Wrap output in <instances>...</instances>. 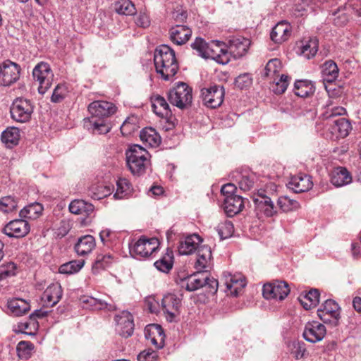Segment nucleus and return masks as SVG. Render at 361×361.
I'll list each match as a JSON object with an SVG mask.
<instances>
[{
	"instance_id": "obj_34",
	"label": "nucleus",
	"mask_w": 361,
	"mask_h": 361,
	"mask_svg": "<svg viewBox=\"0 0 361 361\" xmlns=\"http://www.w3.org/2000/svg\"><path fill=\"white\" fill-rule=\"evenodd\" d=\"M140 140L152 147H157L161 143V137L152 128H145L140 131Z\"/></svg>"
},
{
	"instance_id": "obj_48",
	"label": "nucleus",
	"mask_w": 361,
	"mask_h": 361,
	"mask_svg": "<svg viewBox=\"0 0 361 361\" xmlns=\"http://www.w3.org/2000/svg\"><path fill=\"white\" fill-rule=\"evenodd\" d=\"M216 230L220 238L224 240L232 236L234 233V226L231 221H225L218 225Z\"/></svg>"
},
{
	"instance_id": "obj_2",
	"label": "nucleus",
	"mask_w": 361,
	"mask_h": 361,
	"mask_svg": "<svg viewBox=\"0 0 361 361\" xmlns=\"http://www.w3.org/2000/svg\"><path fill=\"white\" fill-rule=\"evenodd\" d=\"M154 63L157 73L164 80L173 77L179 68L174 50L166 44L159 45L155 49Z\"/></svg>"
},
{
	"instance_id": "obj_51",
	"label": "nucleus",
	"mask_w": 361,
	"mask_h": 361,
	"mask_svg": "<svg viewBox=\"0 0 361 361\" xmlns=\"http://www.w3.org/2000/svg\"><path fill=\"white\" fill-rule=\"evenodd\" d=\"M305 299H307L310 304L303 302L300 300L301 304L305 310H309L312 307L316 306L319 301V293L317 289H312L304 296Z\"/></svg>"
},
{
	"instance_id": "obj_46",
	"label": "nucleus",
	"mask_w": 361,
	"mask_h": 361,
	"mask_svg": "<svg viewBox=\"0 0 361 361\" xmlns=\"http://www.w3.org/2000/svg\"><path fill=\"white\" fill-rule=\"evenodd\" d=\"M277 204L279 208L284 212L295 210L300 207L298 202L292 200L287 196L279 197Z\"/></svg>"
},
{
	"instance_id": "obj_11",
	"label": "nucleus",
	"mask_w": 361,
	"mask_h": 361,
	"mask_svg": "<svg viewBox=\"0 0 361 361\" xmlns=\"http://www.w3.org/2000/svg\"><path fill=\"white\" fill-rule=\"evenodd\" d=\"M224 95V87L221 85H213L201 90V97L204 104L211 109L220 106L223 103Z\"/></svg>"
},
{
	"instance_id": "obj_64",
	"label": "nucleus",
	"mask_w": 361,
	"mask_h": 361,
	"mask_svg": "<svg viewBox=\"0 0 361 361\" xmlns=\"http://www.w3.org/2000/svg\"><path fill=\"white\" fill-rule=\"evenodd\" d=\"M236 186L233 183H227L221 187V192L222 195L226 197L228 196H238L235 195Z\"/></svg>"
},
{
	"instance_id": "obj_4",
	"label": "nucleus",
	"mask_w": 361,
	"mask_h": 361,
	"mask_svg": "<svg viewBox=\"0 0 361 361\" xmlns=\"http://www.w3.org/2000/svg\"><path fill=\"white\" fill-rule=\"evenodd\" d=\"M126 164L135 176H141L145 173L150 165L149 154L142 147L138 145L131 146L126 152Z\"/></svg>"
},
{
	"instance_id": "obj_17",
	"label": "nucleus",
	"mask_w": 361,
	"mask_h": 361,
	"mask_svg": "<svg viewBox=\"0 0 361 361\" xmlns=\"http://www.w3.org/2000/svg\"><path fill=\"white\" fill-rule=\"evenodd\" d=\"M116 331L121 336L128 338L133 334L134 322L133 315L130 312H123L121 315L116 317Z\"/></svg>"
},
{
	"instance_id": "obj_29",
	"label": "nucleus",
	"mask_w": 361,
	"mask_h": 361,
	"mask_svg": "<svg viewBox=\"0 0 361 361\" xmlns=\"http://www.w3.org/2000/svg\"><path fill=\"white\" fill-rule=\"evenodd\" d=\"M352 176L350 173L344 167L336 168L331 174V182L336 187H342L350 183Z\"/></svg>"
},
{
	"instance_id": "obj_45",
	"label": "nucleus",
	"mask_w": 361,
	"mask_h": 361,
	"mask_svg": "<svg viewBox=\"0 0 361 361\" xmlns=\"http://www.w3.org/2000/svg\"><path fill=\"white\" fill-rule=\"evenodd\" d=\"M89 195L94 200H101L111 195V186L93 185L90 188Z\"/></svg>"
},
{
	"instance_id": "obj_44",
	"label": "nucleus",
	"mask_w": 361,
	"mask_h": 361,
	"mask_svg": "<svg viewBox=\"0 0 361 361\" xmlns=\"http://www.w3.org/2000/svg\"><path fill=\"white\" fill-rule=\"evenodd\" d=\"M84 265L83 260H73L60 266L61 274H73L79 271Z\"/></svg>"
},
{
	"instance_id": "obj_36",
	"label": "nucleus",
	"mask_w": 361,
	"mask_h": 361,
	"mask_svg": "<svg viewBox=\"0 0 361 361\" xmlns=\"http://www.w3.org/2000/svg\"><path fill=\"white\" fill-rule=\"evenodd\" d=\"M314 90L315 88L310 80H299L295 82L294 92L300 97H308L314 92Z\"/></svg>"
},
{
	"instance_id": "obj_7",
	"label": "nucleus",
	"mask_w": 361,
	"mask_h": 361,
	"mask_svg": "<svg viewBox=\"0 0 361 361\" xmlns=\"http://www.w3.org/2000/svg\"><path fill=\"white\" fill-rule=\"evenodd\" d=\"M159 245L157 238H147L141 237L133 246H130V252L135 257L142 259L147 258L152 255Z\"/></svg>"
},
{
	"instance_id": "obj_20",
	"label": "nucleus",
	"mask_w": 361,
	"mask_h": 361,
	"mask_svg": "<svg viewBox=\"0 0 361 361\" xmlns=\"http://www.w3.org/2000/svg\"><path fill=\"white\" fill-rule=\"evenodd\" d=\"M197 259L195 264V268L198 272L206 274L210 266L212 259L211 247L208 245H200L197 249Z\"/></svg>"
},
{
	"instance_id": "obj_38",
	"label": "nucleus",
	"mask_w": 361,
	"mask_h": 361,
	"mask_svg": "<svg viewBox=\"0 0 361 361\" xmlns=\"http://www.w3.org/2000/svg\"><path fill=\"white\" fill-rule=\"evenodd\" d=\"M319 41L316 37L310 38L308 40L302 42L300 47L301 54L307 59H310L315 56L318 51Z\"/></svg>"
},
{
	"instance_id": "obj_56",
	"label": "nucleus",
	"mask_w": 361,
	"mask_h": 361,
	"mask_svg": "<svg viewBox=\"0 0 361 361\" xmlns=\"http://www.w3.org/2000/svg\"><path fill=\"white\" fill-rule=\"evenodd\" d=\"M307 352L304 342H293L291 353L296 360H300L305 356Z\"/></svg>"
},
{
	"instance_id": "obj_28",
	"label": "nucleus",
	"mask_w": 361,
	"mask_h": 361,
	"mask_svg": "<svg viewBox=\"0 0 361 361\" xmlns=\"http://www.w3.org/2000/svg\"><path fill=\"white\" fill-rule=\"evenodd\" d=\"M152 108L153 111L161 118H167L171 116L172 113L169 105L164 97L156 94L151 97Z\"/></svg>"
},
{
	"instance_id": "obj_61",
	"label": "nucleus",
	"mask_w": 361,
	"mask_h": 361,
	"mask_svg": "<svg viewBox=\"0 0 361 361\" xmlns=\"http://www.w3.org/2000/svg\"><path fill=\"white\" fill-rule=\"evenodd\" d=\"M158 357V354L156 351L148 349L145 350L140 353L137 357L138 361H154Z\"/></svg>"
},
{
	"instance_id": "obj_31",
	"label": "nucleus",
	"mask_w": 361,
	"mask_h": 361,
	"mask_svg": "<svg viewBox=\"0 0 361 361\" xmlns=\"http://www.w3.org/2000/svg\"><path fill=\"white\" fill-rule=\"evenodd\" d=\"M331 133L336 134L337 138H344L347 137L352 130L351 123L345 118H338L333 121L331 127Z\"/></svg>"
},
{
	"instance_id": "obj_13",
	"label": "nucleus",
	"mask_w": 361,
	"mask_h": 361,
	"mask_svg": "<svg viewBox=\"0 0 361 361\" xmlns=\"http://www.w3.org/2000/svg\"><path fill=\"white\" fill-rule=\"evenodd\" d=\"M326 334V329L324 324L312 321L305 324L303 331V338L308 342L317 343L322 341Z\"/></svg>"
},
{
	"instance_id": "obj_21",
	"label": "nucleus",
	"mask_w": 361,
	"mask_h": 361,
	"mask_svg": "<svg viewBox=\"0 0 361 361\" xmlns=\"http://www.w3.org/2000/svg\"><path fill=\"white\" fill-rule=\"evenodd\" d=\"M62 289L59 283H52L49 285L44 291L42 300L44 305L47 307H53L56 305L62 297Z\"/></svg>"
},
{
	"instance_id": "obj_63",
	"label": "nucleus",
	"mask_w": 361,
	"mask_h": 361,
	"mask_svg": "<svg viewBox=\"0 0 361 361\" xmlns=\"http://www.w3.org/2000/svg\"><path fill=\"white\" fill-rule=\"evenodd\" d=\"M84 200H75L69 204V211L74 214H82Z\"/></svg>"
},
{
	"instance_id": "obj_32",
	"label": "nucleus",
	"mask_w": 361,
	"mask_h": 361,
	"mask_svg": "<svg viewBox=\"0 0 361 361\" xmlns=\"http://www.w3.org/2000/svg\"><path fill=\"white\" fill-rule=\"evenodd\" d=\"M20 137V130L18 128L8 127L2 132L1 140L7 147H13L18 144Z\"/></svg>"
},
{
	"instance_id": "obj_8",
	"label": "nucleus",
	"mask_w": 361,
	"mask_h": 361,
	"mask_svg": "<svg viewBox=\"0 0 361 361\" xmlns=\"http://www.w3.org/2000/svg\"><path fill=\"white\" fill-rule=\"evenodd\" d=\"M340 310L337 302L329 299L317 310V315L324 323L336 326L340 319Z\"/></svg>"
},
{
	"instance_id": "obj_54",
	"label": "nucleus",
	"mask_w": 361,
	"mask_h": 361,
	"mask_svg": "<svg viewBox=\"0 0 361 361\" xmlns=\"http://www.w3.org/2000/svg\"><path fill=\"white\" fill-rule=\"evenodd\" d=\"M66 93V87L64 85L59 84L54 88L51 97V101L54 103L61 102L65 98Z\"/></svg>"
},
{
	"instance_id": "obj_26",
	"label": "nucleus",
	"mask_w": 361,
	"mask_h": 361,
	"mask_svg": "<svg viewBox=\"0 0 361 361\" xmlns=\"http://www.w3.org/2000/svg\"><path fill=\"white\" fill-rule=\"evenodd\" d=\"M254 202L257 209L263 212L266 216L271 217L276 214V209L274 202L264 192H259L258 197L254 198Z\"/></svg>"
},
{
	"instance_id": "obj_25",
	"label": "nucleus",
	"mask_w": 361,
	"mask_h": 361,
	"mask_svg": "<svg viewBox=\"0 0 361 361\" xmlns=\"http://www.w3.org/2000/svg\"><path fill=\"white\" fill-rule=\"evenodd\" d=\"M290 32V25L286 21H281L273 27L270 33V37L275 43L281 44L288 39Z\"/></svg>"
},
{
	"instance_id": "obj_5",
	"label": "nucleus",
	"mask_w": 361,
	"mask_h": 361,
	"mask_svg": "<svg viewBox=\"0 0 361 361\" xmlns=\"http://www.w3.org/2000/svg\"><path fill=\"white\" fill-rule=\"evenodd\" d=\"M169 102L180 109H186L191 106L192 88L186 83L180 82L168 92Z\"/></svg>"
},
{
	"instance_id": "obj_62",
	"label": "nucleus",
	"mask_w": 361,
	"mask_h": 361,
	"mask_svg": "<svg viewBox=\"0 0 361 361\" xmlns=\"http://www.w3.org/2000/svg\"><path fill=\"white\" fill-rule=\"evenodd\" d=\"M346 114V110L345 108L342 106H334L331 109L327 110L324 114H323V118L324 119H330L331 118L343 116Z\"/></svg>"
},
{
	"instance_id": "obj_39",
	"label": "nucleus",
	"mask_w": 361,
	"mask_h": 361,
	"mask_svg": "<svg viewBox=\"0 0 361 361\" xmlns=\"http://www.w3.org/2000/svg\"><path fill=\"white\" fill-rule=\"evenodd\" d=\"M43 211V207L38 202L32 203L25 207L20 212V216L22 218L29 219H36L38 218Z\"/></svg>"
},
{
	"instance_id": "obj_40",
	"label": "nucleus",
	"mask_w": 361,
	"mask_h": 361,
	"mask_svg": "<svg viewBox=\"0 0 361 361\" xmlns=\"http://www.w3.org/2000/svg\"><path fill=\"white\" fill-rule=\"evenodd\" d=\"M322 75L324 80L328 82L334 81L338 75V68L336 63L331 61H326L323 65Z\"/></svg>"
},
{
	"instance_id": "obj_55",
	"label": "nucleus",
	"mask_w": 361,
	"mask_h": 361,
	"mask_svg": "<svg viewBox=\"0 0 361 361\" xmlns=\"http://www.w3.org/2000/svg\"><path fill=\"white\" fill-rule=\"evenodd\" d=\"M252 78L248 73H243L238 76L235 80V85L240 89L243 90L250 87L252 84Z\"/></svg>"
},
{
	"instance_id": "obj_60",
	"label": "nucleus",
	"mask_w": 361,
	"mask_h": 361,
	"mask_svg": "<svg viewBox=\"0 0 361 361\" xmlns=\"http://www.w3.org/2000/svg\"><path fill=\"white\" fill-rule=\"evenodd\" d=\"M204 281V286L207 287V288L208 289V293L214 295L218 290V281L214 277H210L205 274Z\"/></svg>"
},
{
	"instance_id": "obj_50",
	"label": "nucleus",
	"mask_w": 361,
	"mask_h": 361,
	"mask_svg": "<svg viewBox=\"0 0 361 361\" xmlns=\"http://www.w3.org/2000/svg\"><path fill=\"white\" fill-rule=\"evenodd\" d=\"M18 206L17 200L12 196H6L0 199V211L8 213L16 209Z\"/></svg>"
},
{
	"instance_id": "obj_41",
	"label": "nucleus",
	"mask_w": 361,
	"mask_h": 361,
	"mask_svg": "<svg viewBox=\"0 0 361 361\" xmlns=\"http://www.w3.org/2000/svg\"><path fill=\"white\" fill-rule=\"evenodd\" d=\"M116 191L114 195L116 199H123L132 192V185L126 178H119L116 182Z\"/></svg>"
},
{
	"instance_id": "obj_19",
	"label": "nucleus",
	"mask_w": 361,
	"mask_h": 361,
	"mask_svg": "<svg viewBox=\"0 0 361 361\" xmlns=\"http://www.w3.org/2000/svg\"><path fill=\"white\" fill-rule=\"evenodd\" d=\"M250 45V39L242 37H232L228 40L229 51L235 59L244 56Z\"/></svg>"
},
{
	"instance_id": "obj_1",
	"label": "nucleus",
	"mask_w": 361,
	"mask_h": 361,
	"mask_svg": "<svg viewBox=\"0 0 361 361\" xmlns=\"http://www.w3.org/2000/svg\"><path fill=\"white\" fill-rule=\"evenodd\" d=\"M91 114L89 121L94 134H106L111 129V125L107 118L116 111V106L106 101H94L88 106Z\"/></svg>"
},
{
	"instance_id": "obj_52",
	"label": "nucleus",
	"mask_w": 361,
	"mask_h": 361,
	"mask_svg": "<svg viewBox=\"0 0 361 361\" xmlns=\"http://www.w3.org/2000/svg\"><path fill=\"white\" fill-rule=\"evenodd\" d=\"M32 349L33 344L25 341H20L16 348L19 357L25 360L30 357Z\"/></svg>"
},
{
	"instance_id": "obj_49",
	"label": "nucleus",
	"mask_w": 361,
	"mask_h": 361,
	"mask_svg": "<svg viewBox=\"0 0 361 361\" xmlns=\"http://www.w3.org/2000/svg\"><path fill=\"white\" fill-rule=\"evenodd\" d=\"M38 326L37 321L31 319L30 317L27 321L19 322L18 325L19 331L28 335H35Z\"/></svg>"
},
{
	"instance_id": "obj_30",
	"label": "nucleus",
	"mask_w": 361,
	"mask_h": 361,
	"mask_svg": "<svg viewBox=\"0 0 361 361\" xmlns=\"http://www.w3.org/2000/svg\"><path fill=\"white\" fill-rule=\"evenodd\" d=\"M96 245L94 238L91 235L80 237L75 245V250L78 255L90 253Z\"/></svg>"
},
{
	"instance_id": "obj_43",
	"label": "nucleus",
	"mask_w": 361,
	"mask_h": 361,
	"mask_svg": "<svg viewBox=\"0 0 361 361\" xmlns=\"http://www.w3.org/2000/svg\"><path fill=\"white\" fill-rule=\"evenodd\" d=\"M80 300L84 307L94 310H102L107 307L106 302L90 296L84 295L80 298Z\"/></svg>"
},
{
	"instance_id": "obj_47",
	"label": "nucleus",
	"mask_w": 361,
	"mask_h": 361,
	"mask_svg": "<svg viewBox=\"0 0 361 361\" xmlns=\"http://www.w3.org/2000/svg\"><path fill=\"white\" fill-rule=\"evenodd\" d=\"M257 180V177L253 173L242 175L238 182L239 188L243 191H249L254 188Z\"/></svg>"
},
{
	"instance_id": "obj_9",
	"label": "nucleus",
	"mask_w": 361,
	"mask_h": 361,
	"mask_svg": "<svg viewBox=\"0 0 361 361\" xmlns=\"http://www.w3.org/2000/svg\"><path fill=\"white\" fill-rule=\"evenodd\" d=\"M11 118L20 123H25L31 118L33 106L29 99H16L11 107Z\"/></svg>"
},
{
	"instance_id": "obj_57",
	"label": "nucleus",
	"mask_w": 361,
	"mask_h": 361,
	"mask_svg": "<svg viewBox=\"0 0 361 361\" xmlns=\"http://www.w3.org/2000/svg\"><path fill=\"white\" fill-rule=\"evenodd\" d=\"M135 23L137 26L147 28L150 25V18L149 15L145 11H140L135 18Z\"/></svg>"
},
{
	"instance_id": "obj_22",
	"label": "nucleus",
	"mask_w": 361,
	"mask_h": 361,
	"mask_svg": "<svg viewBox=\"0 0 361 361\" xmlns=\"http://www.w3.org/2000/svg\"><path fill=\"white\" fill-rule=\"evenodd\" d=\"M170 39L177 45L185 44L192 35L191 29L187 25H176L169 30Z\"/></svg>"
},
{
	"instance_id": "obj_16",
	"label": "nucleus",
	"mask_w": 361,
	"mask_h": 361,
	"mask_svg": "<svg viewBox=\"0 0 361 361\" xmlns=\"http://www.w3.org/2000/svg\"><path fill=\"white\" fill-rule=\"evenodd\" d=\"M312 186V177L302 173L291 177L287 184V187L295 193L308 191Z\"/></svg>"
},
{
	"instance_id": "obj_59",
	"label": "nucleus",
	"mask_w": 361,
	"mask_h": 361,
	"mask_svg": "<svg viewBox=\"0 0 361 361\" xmlns=\"http://www.w3.org/2000/svg\"><path fill=\"white\" fill-rule=\"evenodd\" d=\"M16 268V267L13 262H8L0 267V281L5 279L8 276L15 275Z\"/></svg>"
},
{
	"instance_id": "obj_53",
	"label": "nucleus",
	"mask_w": 361,
	"mask_h": 361,
	"mask_svg": "<svg viewBox=\"0 0 361 361\" xmlns=\"http://www.w3.org/2000/svg\"><path fill=\"white\" fill-rule=\"evenodd\" d=\"M281 69V62L279 59H272L267 63L264 71V75L269 77L279 73Z\"/></svg>"
},
{
	"instance_id": "obj_10",
	"label": "nucleus",
	"mask_w": 361,
	"mask_h": 361,
	"mask_svg": "<svg viewBox=\"0 0 361 361\" xmlns=\"http://www.w3.org/2000/svg\"><path fill=\"white\" fill-rule=\"evenodd\" d=\"M20 66L10 60L0 63V85L10 86L20 78Z\"/></svg>"
},
{
	"instance_id": "obj_14",
	"label": "nucleus",
	"mask_w": 361,
	"mask_h": 361,
	"mask_svg": "<svg viewBox=\"0 0 361 361\" xmlns=\"http://www.w3.org/2000/svg\"><path fill=\"white\" fill-rule=\"evenodd\" d=\"M28 222L23 219L11 221L3 228V233L10 238H23L30 232Z\"/></svg>"
},
{
	"instance_id": "obj_3",
	"label": "nucleus",
	"mask_w": 361,
	"mask_h": 361,
	"mask_svg": "<svg viewBox=\"0 0 361 361\" xmlns=\"http://www.w3.org/2000/svg\"><path fill=\"white\" fill-rule=\"evenodd\" d=\"M191 47L205 59H212L221 64H226L229 61L228 51L221 42L211 41L208 43L204 39L197 37Z\"/></svg>"
},
{
	"instance_id": "obj_27",
	"label": "nucleus",
	"mask_w": 361,
	"mask_h": 361,
	"mask_svg": "<svg viewBox=\"0 0 361 361\" xmlns=\"http://www.w3.org/2000/svg\"><path fill=\"white\" fill-rule=\"evenodd\" d=\"M202 242V239L197 234L190 235L180 242L178 251L180 255H188L197 250L200 246L198 245Z\"/></svg>"
},
{
	"instance_id": "obj_6",
	"label": "nucleus",
	"mask_w": 361,
	"mask_h": 361,
	"mask_svg": "<svg viewBox=\"0 0 361 361\" xmlns=\"http://www.w3.org/2000/svg\"><path fill=\"white\" fill-rule=\"evenodd\" d=\"M32 76L34 80L39 82V93L45 94L54 80V73L50 66L46 62L37 63L32 71Z\"/></svg>"
},
{
	"instance_id": "obj_23",
	"label": "nucleus",
	"mask_w": 361,
	"mask_h": 361,
	"mask_svg": "<svg viewBox=\"0 0 361 361\" xmlns=\"http://www.w3.org/2000/svg\"><path fill=\"white\" fill-rule=\"evenodd\" d=\"M244 207V200L240 195L228 196L224 198L223 207L225 213L229 217L239 214Z\"/></svg>"
},
{
	"instance_id": "obj_42",
	"label": "nucleus",
	"mask_w": 361,
	"mask_h": 361,
	"mask_svg": "<svg viewBox=\"0 0 361 361\" xmlns=\"http://www.w3.org/2000/svg\"><path fill=\"white\" fill-rule=\"evenodd\" d=\"M115 11L121 15L133 16L136 13V8L130 0H118L115 3Z\"/></svg>"
},
{
	"instance_id": "obj_24",
	"label": "nucleus",
	"mask_w": 361,
	"mask_h": 361,
	"mask_svg": "<svg viewBox=\"0 0 361 361\" xmlns=\"http://www.w3.org/2000/svg\"><path fill=\"white\" fill-rule=\"evenodd\" d=\"M225 285L231 295L237 296L246 286L245 279L240 274H228L225 276Z\"/></svg>"
},
{
	"instance_id": "obj_15",
	"label": "nucleus",
	"mask_w": 361,
	"mask_h": 361,
	"mask_svg": "<svg viewBox=\"0 0 361 361\" xmlns=\"http://www.w3.org/2000/svg\"><path fill=\"white\" fill-rule=\"evenodd\" d=\"M205 274L198 272L195 274L187 276L186 277L176 278V281L180 284L182 288H185L186 290L192 292L204 287Z\"/></svg>"
},
{
	"instance_id": "obj_37",
	"label": "nucleus",
	"mask_w": 361,
	"mask_h": 361,
	"mask_svg": "<svg viewBox=\"0 0 361 361\" xmlns=\"http://www.w3.org/2000/svg\"><path fill=\"white\" fill-rule=\"evenodd\" d=\"M173 264V255L170 248H167L166 253L154 264L159 271L164 273H168L172 269Z\"/></svg>"
},
{
	"instance_id": "obj_35",
	"label": "nucleus",
	"mask_w": 361,
	"mask_h": 361,
	"mask_svg": "<svg viewBox=\"0 0 361 361\" xmlns=\"http://www.w3.org/2000/svg\"><path fill=\"white\" fill-rule=\"evenodd\" d=\"M115 261L114 255L108 254L97 255L94 262L92 264V270L94 274L99 273L110 267Z\"/></svg>"
},
{
	"instance_id": "obj_58",
	"label": "nucleus",
	"mask_w": 361,
	"mask_h": 361,
	"mask_svg": "<svg viewBox=\"0 0 361 361\" xmlns=\"http://www.w3.org/2000/svg\"><path fill=\"white\" fill-rule=\"evenodd\" d=\"M289 77L286 75H281L280 79L276 82L274 93L277 94H283L287 89L289 84Z\"/></svg>"
},
{
	"instance_id": "obj_33",
	"label": "nucleus",
	"mask_w": 361,
	"mask_h": 361,
	"mask_svg": "<svg viewBox=\"0 0 361 361\" xmlns=\"http://www.w3.org/2000/svg\"><path fill=\"white\" fill-rule=\"evenodd\" d=\"M8 308L17 317L26 314L30 310V304L25 300L13 298L8 301Z\"/></svg>"
},
{
	"instance_id": "obj_18",
	"label": "nucleus",
	"mask_w": 361,
	"mask_h": 361,
	"mask_svg": "<svg viewBox=\"0 0 361 361\" xmlns=\"http://www.w3.org/2000/svg\"><path fill=\"white\" fill-rule=\"evenodd\" d=\"M180 300L174 294L165 295L161 300L164 313L166 314V319L172 322L178 312Z\"/></svg>"
},
{
	"instance_id": "obj_12",
	"label": "nucleus",
	"mask_w": 361,
	"mask_h": 361,
	"mask_svg": "<svg viewBox=\"0 0 361 361\" xmlns=\"http://www.w3.org/2000/svg\"><path fill=\"white\" fill-rule=\"evenodd\" d=\"M290 293L288 285L285 281H276L264 285L262 294L264 298L283 300Z\"/></svg>"
}]
</instances>
